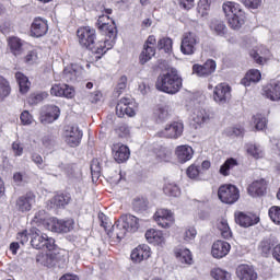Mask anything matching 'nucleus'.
I'll return each instance as SVG.
<instances>
[{
	"label": "nucleus",
	"instance_id": "6e6d98bb",
	"mask_svg": "<svg viewBox=\"0 0 280 280\" xmlns=\"http://www.w3.org/2000/svg\"><path fill=\"white\" fill-rule=\"evenodd\" d=\"M156 159H159V161L167 162L170 159H172V151L167 150L166 148H160L156 151Z\"/></svg>",
	"mask_w": 280,
	"mask_h": 280
},
{
	"label": "nucleus",
	"instance_id": "49530a36",
	"mask_svg": "<svg viewBox=\"0 0 280 280\" xmlns=\"http://www.w3.org/2000/svg\"><path fill=\"white\" fill-rule=\"evenodd\" d=\"M211 277L212 279H215V280H229L231 279V273H229L223 269L214 268L211 270Z\"/></svg>",
	"mask_w": 280,
	"mask_h": 280
},
{
	"label": "nucleus",
	"instance_id": "a18cd8bd",
	"mask_svg": "<svg viewBox=\"0 0 280 280\" xmlns=\"http://www.w3.org/2000/svg\"><path fill=\"white\" fill-rule=\"evenodd\" d=\"M55 259L54 254H38L36 256L37 264H42V266H52Z\"/></svg>",
	"mask_w": 280,
	"mask_h": 280
},
{
	"label": "nucleus",
	"instance_id": "c756f323",
	"mask_svg": "<svg viewBox=\"0 0 280 280\" xmlns=\"http://www.w3.org/2000/svg\"><path fill=\"white\" fill-rule=\"evenodd\" d=\"M210 30L215 36H226V24L222 20H212L210 23Z\"/></svg>",
	"mask_w": 280,
	"mask_h": 280
},
{
	"label": "nucleus",
	"instance_id": "4c0bfd02",
	"mask_svg": "<svg viewBox=\"0 0 280 280\" xmlns=\"http://www.w3.org/2000/svg\"><path fill=\"white\" fill-rule=\"evenodd\" d=\"M228 23L232 30H240L244 23V11L236 13L234 15L228 16Z\"/></svg>",
	"mask_w": 280,
	"mask_h": 280
},
{
	"label": "nucleus",
	"instance_id": "774afa93",
	"mask_svg": "<svg viewBox=\"0 0 280 280\" xmlns=\"http://www.w3.org/2000/svg\"><path fill=\"white\" fill-rule=\"evenodd\" d=\"M75 95V90H73V88L63 84V93H62V97H67L68 100H71V97H73Z\"/></svg>",
	"mask_w": 280,
	"mask_h": 280
},
{
	"label": "nucleus",
	"instance_id": "3c124183",
	"mask_svg": "<svg viewBox=\"0 0 280 280\" xmlns=\"http://www.w3.org/2000/svg\"><path fill=\"white\" fill-rule=\"evenodd\" d=\"M253 124L257 130H264V128H266L268 124V120L266 119V117L257 114L253 117Z\"/></svg>",
	"mask_w": 280,
	"mask_h": 280
},
{
	"label": "nucleus",
	"instance_id": "f3484780",
	"mask_svg": "<svg viewBox=\"0 0 280 280\" xmlns=\"http://www.w3.org/2000/svg\"><path fill=\"white\" fill-rule=\"evenodd\" d=\"M235 222L236 224H240V226H243V229H248V226H255V224H258L259 218L244 212H236Z\"/></svg>",
	"mask_w": 280,
	"mask_h": 280
},
{
	"label": "nucleus",
	"instance_id": "f03ea898",
	"mask_svg": "<svg viewBox=\"0 0 280 280\" xmlns=\"http://www.w3.org/2000/svg\"><path fill=\"white\" fill-rule=\"evenodd\" d=\"M155 88L162 93L176 95L183 89V78L178 74V70L172 68L158 77Z\"/></svg>",
	"mask_w": 280,
	"mask_h": 280
},
{
	"label": "nucleus",
	"instance_id": "412c9836",
	"mask_svg": "<svg viewBox=\"0 0 280 280\" xmlns=\"http://www.w3.org/2000/svg\"><path fill=\"white\" fill-rule=\"evenodd\" d=\"M8 45L13 56H22L25 51V47H27V43L23 42V39L19 37H9Z\"/></svg>",
	"mask_w": 280,
	"mask_h": 280
},
{
	"label": "nucleus",
	"instance_id": "bb28decb",
	"mask_svg": "<svg viewBox=\"0 0 280 280\" xmlns=\"http://www.w3.org/2000/svg\"><path fill=\"white\" fill-rule=\"evenodd\" d=\"M145 240L149 244H165V236H163V232L154 229H150L145 232Z\"/></svg>",
	"mask_w": 280,
	"mask_h": 280
},
{
	"label": "nucleus",
	"instance_id": "09e8293b",
	"mask_svg": "<svg viewBox=\"0 0 280 280\" xmlns=\"http://www.w3.org/2000/svg\"><path fill=\"white\" fill-rule=\"evenodd\" d=\"M247 152L248 154L254 156V159H261L264 156V149H261V147L257 144H249L247 147Z\"/></svg>",
	"mask_w": 280,
	"mask_h": 280
},
{
	"label": "nucleus",
	"instance_id": "052dcab7",
	"mask_svg": "<svg viewBox=\"0 0 280 280\" xmlns=\"http://www.w3.org/2000/svg\"><path fill=\"white\" fill-rule=\"evenodd\" d=\"M20 119L23 126H30L34 121V117L32 116V114H30L28 110L22 112Z\"/></svg>",
	"mask_w": 280,
	"mask_h": 280
},
{
	"label": "nucleus",
	"instance_id": "58836bf2",
	"mask_svg": "<svg viewBox=\"0 0 280 280\" xmlns=\"http://www.w3.org/2000/svg\"><path fill=\"white\" fill-rule=\"evenodd\" d=\"M12 93V86H10V81L3 75H0V100L3 101L5 97H10Z\"/></svg>",
	"mask_w": 280,
	"mask_h": 280
},
{
	"label": "nucleus",
	"instance_id": "39448f33",
	"mask_svg": "<svg viewBox=\"0 0 280 280\" xmlns=\"http://www.w3.org/2000/svg\"><path fill=\"white\" fill-rule=\"evenodd\" d=\"M200 44V37L194 32H186L182 36L180 51L184 56H194L196 46Z\"/></svg>",
	"mask_w": 280,
	"mask_h": 280
},
{
	"label": "nucleus",
	"instance_id": "393cba45",
	"mask_svg": "<svg viewBox=\"0 0 280 280\" xmlns=\"http://www.w3.org/2000/svg\"><path fill=\"white\" fill-rule=\"evenodd\" d=\"M236 277L240 280H257V272L248 265H241L236 268Z\"/></svg>",
	"mask_w": 280,
	"mask_h": 280
},
{
	"label": "nucleus",
	"instance_id": "4be33fe9",
	"mask_svg": "<svg viewBox=\"0 0 280 280\" xmlns=\"http://www.w3.org/2000/svg\"><path fill=\"white\" fill-rule=\"evenodd\" d=\"M266 187L267 184L265 179H257L248 186L247 192L249 196H252V198H258L259 196H264L266 194Z\"/></svg>",
	"mask_w": 280,
	"mask_h": 280
},
{
	"label": "nucleus",
	"instance_id": "c03bdc74",
	"mask_svg": "<svg viewBox=\"0 0 280 280\" xmlns=\"http://www.w3.org/2000/svg\"><path fill=\"white\" fill-rule=\"evenodd\" d=\"M51 218H49L47 215V212L45 210H39L35 213L32 222H34V224H43V226H47V221L50 220Z\"/></svg>",
	"mask_w": 280,
	"mask_h": 280
},
{
	"label": "nucleus",
	"instance_id": "de8ad7c7",
	"mask_svg": "<svg viewBox=\"0 0 280 280\" xmlns=\"http://www.w3.org/2000/svg\"><path fill=\"white\" fill-rule=\"evenodd\" d=\"M69 200H71V197L67 195H57L51 199V202L55 207H66V205H69Z\"/></svg>",
	"mask_w": 280,
	"mask_h": 280
},
{
	"label": "nucleus",
	"instance_id": "5fc2aeb1",
	"mask_svg": "<svg viewBox=\"0 0 280 280\" xmlns=\"http://www.w3.org/2000/svg\"><path fill=\"white\" fill-rule=\"evenodd\" d=\"M172 45H173L172 38L165 37L159 40L158 49H164V51L168 54V51H172Z\"/></svg>",
	"mask_w": 280,
	"mask_h": 280
},
{
	"label": "nucleus",
	"instance_id": "2f4dec72",
	"mask_svg": "<svg viewBox=\"0 0 280 280\" xmlns=\"http://www.w3.org/2000/svg\"><path fill=\"white\" fill-rule=\"evenodd\" d=\"M175 257L180 261V264H187L191 266L194 258L191 257V252L187 248H179L175 250Z\"/></svg>",
	"mask_w": 280,
	"mask_h": 280
},
{
	"label": "nucleus",
	"instance_id": "0eeeda50",
	"mask_svg": "<svg viewBox=\"0 0 280 280\" xmlns=\"http://www.w3.org/2000/svg\"><path fill=\"white\" fill-rule=\"evenodd\" d=\"M185 125L180 121H173L167 124L164 129L156 133L161 139H178L183 137Z\"/></svg>",
	"mask_w": 280,
	"mask_h": 280
},
{
	"label": "nucleus",
	"instance_id": "cd10ccee",
	"mask_svg": "<svg viewBox=\"0 0 280 280\" xmlns=\"http://www.w3.org/2000/svg\"><path fill=\"white\" fill-rule=\"evenodd\" d=\"M209 119H211V115L209 114V112H207V109L205 108L195 109L192 114V121H195V124H197L198 126H202V124H207Z\"/></svg>",
	"mask_w": 280,
	"mask_h": 280
},
{
	"label": "nucleus",
	"instance_id": "f8f14e48",
	"mask_svg": "<svg viewBox=\"0 0 280 280\" xmlns=\"http://www.w3.org/2000/svg\"><path fill=\"white\" fill-rule=\"evenodd\" d=\"M213 100L217 104H226L231 100V86L226 83H220L214 88Z\"/></svg>",
	"mask_w": 280,
	"mask_h": 280
},
{
	"label": "nucleus",
	"instance_id": "6ab92c4d",
	"mask_svg": "<svg viewBox=\"0 0 280 280\" xmlns=\"http://www.w3.org/2000/svg\"><path fill=\"white\" fill-rule=\"evenodd\" d=\"M36 201V197L34 194L28 192L16 200V209L22 213L25 211H32V205Z\"/></svg>",
	"mask_w": 280,
	"mask_h": 280
},
{
	"label": "nucleus",
	"instance_id": "20e7f679",
	"mask_svg": "<svg viewBox=\"0 0 280 280\" xmlns=\"http://www.w3.org/2000/svg\"><path fill=\"white\" fill-rule=\"evenodd\" d=\"M30 235L33 248H36L37 250H49V253L56 249V240L49 237L40 230L33 228L30 230Z\"/></svg>",
	"mask_w": 280,
	"mask_h": 280
},
{
	"label": "nucleus",
	"instance_id": "603ef678",
	"mask_svg": "<svg viewBox=\"0 0 280 280\" xmlns=\"http://www.w3.org/2000/svg\"><path fill=\"white\" fill-rule=\"evenodd\" d=\"M91 174H92V178H100L101 174H102V166L100 165V160L94 159L92 160L91 163Z\"/></svg>",
	"mask_w": 280,
	"mask_h": 280
},
{
	"label": "nucleus",
	"instance_id": "473e14b6",
	"mask_svg": "<svg viewBox=\"0 0 280 280\" xmlns=\"http://www.w3.org/2000/svg\"><path fill=\"white\" fill-rule=\"evenodd\" d=\"M222 10L225 16H233L235 14H240V12H243L242 8H240V4L232 1L224 2Z\"/></svg>",
	"mask_w": 280,
	"mask_h": 280
},
{
	"label": "nucleus",
	"instance_id": "72a5a7b5",
	"mask_svg": "<svg viewBox=\"0 0 280 280\" xmlns=\"http://www.w3.org/2000/svg\"><path fill=\"white\" fill-rule=\"evenodd\" d=\"M155 54H156V49H154V46L144 45L143 50L141 51L139 57L140 65H145V62H149V60H152Z\"/></svg>",
	"mask_w": 280,
	"mask_h": 280
},
{
	"label": "nucleus",
	"instance_id": "7ed1b4c3",
	"mask_svg": "<svg viewBox=\"0 0 280 280\" xmlns=\"http://www.w3.org/2000/svg\"><path fill=\"white\" fill-rule=\"evenodd\" d=\"M137 231H139V218L132 214H125L112 226V231L108 232V235L121 242L127 233H137Z\"/></svg>",
	"mask_w": 280,
	"mask_h": 280
},
{
	"label": "nucleus",
	"instance_id": "0e129e2a",
	"mask_svg": "<svg viewBox=\"0 0 280 280\" xmlns=\"http://www.w3.org/2000/svg\"><path fill=\"white\" fill-rule=\"evenodd\" d=\"M65 84H55L50 89V94L55 97H62Z\"/></svg>",
	"mask_w": 280,
	"mask_h": 280
},
{
	"label": "nucleus",
	"instance_id": "bf43d9fd",
	"mask_svg": "<svg viewBox=\"0 0 280 280\" xmlns=\"http://www.w3.org/2000/svg\"><path fill=\"white\" fill-rule=\"evenodd\" d=\"M37 60L38 52L35 49L28 50L26 56L24 57V62H26V65H34Z\"/></svg>",
	"mask_w": 280,
	"mask_h": 280
},
{
	"label": "nucleus",
	"instance_id": "ea45409f",
	"mask_svg": "<svg viewBox=\"0 0 280 280\" xmlns=\"http://www.w3.org/2000/svg\"><path fill=\"white\" fill-rule=\"evenodd\" d=\"M15 80L20 86V93L25 95V93H27V91H30V79H27V77H25V74L18 72V73H15Z\"/></svg>",
	"mask_w": 280,
	"mask_h": 280
},
{
	"label": "nucleus",
	"instance_id": "c85d7f7f",
	"mask_svg": "<svg viewBox=\"0 0 280 280\" xmlns=\"http://www.w3.org/2000/svg\"><path fill=\"white\" fill-rule=\"evenodd\" d=\"M259 80H261V72L257 69H252L246 73L245 78L242 79L241 83L244 86H250V82L255 84L259 82Z\"/></svg>",
	"mask_w": 280,
	"mask_h": 280
},
{
	"label": "nucleus",
	"instance_id": "c9c22d12",
	"mask_svg": "<svg viewBox=\"0 0 280 280\" xmlns=\"http://www.w3.org/2000/svg\"><path fill=\"white\" fill-rule=\"evenodd\" d=\"M237 165H240L237 160L230 158L223 163V165H221L219 174H221V176H229V174H231V170H234Z\"/></svg>",
	"mask_w": 280,
	"mask_h": 280
},
{
	"label": "nucleus",
	"instance_id": "e433bc0d",
	"mask_svg": "<svg viewBox=\"0 0 280 280\" xmlns=\"http://www.w3.org/2000/svg\"><path fill=\"white\" fill-rule=\"evenodd\" d=\"M154 117L158 121H166V119H170V106L158 105L154 109Z\"/></svg>",
	"mask_w": 280,
	"mask_h": 280
},
{
	"label": "nucleus",
	"instance_id": "69168bd1",
	"mask_svg": "<svg viewBox=\"0 0 280 280\" xmlns=\"http://www.w3.org/2000/svg\"><path fill=\"white\" fill-rule=\"evenodd\" d=\"M242 3L245 8L257 10L261 5V0H242Z\"/></svg>",
	"mask_w": 280,
	"mask_h": 280
},
{
	"label": "nucleus",
	"instance_id": "e2e57ef3",
	"mask_svg": "<svg viewBox=\"0 0 280 280\" xmlns=\"http://www.w3.org/2000/svg\"><path fill=\"white\" fill-rule=\"evenodd\" d=\"M196 235H198V232L195 230V228H187L184 233V240L185 242H191L196 240Z\"/></svg>",
	"mask_w": 280,
	"mask_h": 280
},
{
	"label": "nucleus",
	"instance_id": "ddd939ff",
	"mask_svg": "<svg viewBox=\"0 0 280 280\" xmlns=\"http://www.w3.org/2000/svg\"><path fill=\"white\" fill-rule=\"evenodd\" d=\"M47 32H49L47 20L43 18H35L31 24V35L35 38H40L42 36H45Z\"/></svg>",
	"mask_w": 280,
	"mask_h": 280
},
{
	"label": "nucleus",
	"instance_id": "9b49d317",
	"mask_svg": "<svg viewBox=\"0 0 280 280\" xmlns=\"http://www.w3.org/2000/svg\"><path fill=\"white\" fill-rule=\"evenodd\" d=\"M154 220L162 229H170L174 224V213L167 209H159L154 214Z\"/></svg>",
	"mask_w": 280,
	"mask_h": 280
},
{
	"label": "nucleus",
	"instance_id": "13d9d810",
	"mask_svg": "<svg viewBox=\"0 0 280 280\" xmlns=\"http://www.w3.org/2000/svg\"><path fill=\"white\" fill-rule=\"evenodd\" d=\"M135 211H145L148 209V201L145 199L137 198L132 202Z\"/></svg>",
	"mask_w": 280,
	"mask_h": 280
},
{
	"label": "nucleus",
	"instance_id": "864d4df0",
	"mask_svg": "<svg viewBox=\"0 0 280 280\" xmlns=\"http://www.w3.org/2000/svg\"><path fill=\"white\" fill-rule=\"evenodd\" d=\"M47 93L43 92V93H38V94H31L28 97V104L31 106H36V104H40V102H43V100H47Z\"/></svg>",
	"mask_w": 280,
	"mask_h": 280
},
{
	"label": "nucleus",
	"instance_id": "4d7b16f0",
	"mask_svg": "<svg viewBox=\"0 0 280 280\" xmlns=\"http://www.w3.org/2000/svg\"><path fill=\"white\" fill-rule=\"evenodd\" d=\"M269 218L275 224H280V207L273 206L269 209Z\"/></svg>",
	"mask_w": 280,
	"mask_h": 280
},
{
	"label": "nucleus",
	"instance_id": "f704fd0d",
	"mask_svg": "<svg viewBox=\"0 0 280 280\" xmlns=\"http://www.w3.org/2000/svg\"><path fill=\"white\" fill-rule=\"evenodd\" d=\"M79 73L78 68L71 65L63 69L62 78L66 80V82H75Z\"/></svg>",
	"mask_w": 280,
	"mask_h": 280
},
{
	"label": "nucleus",
	"instance_id": "b1692460",
	"mask_svg": "<svg viewBox=\"0 0 280 280\" xmlns=\"http://www.w3.org/2000/svg\"><path fill=\"white\" fill-rule=\"evenodd\" d=\"M175 155L179 163H187L194 158V149L187 144L178 145L175 149Z\"/></svg>",
	"mask_w": 280,
	"mask_h": 280
},
{
	"label": "nucleus",
	"instance_id": "f257e3e1",
	"mask_svg": "<svg viewBox=\"0 0 280 280\" xmlns=\"http://www.w3.org/2000/svg\"><path fill=\"white\" fill-rule=\"evenodd\" d=\"M110 21L108 15H102L97 20L98 30H101L104 39L98 40L95 44V31L91 26H83L77 31V36L81 47L92 50V54L95 55L96 60H100L106 51L115 47V40L117 39V25L115 22L108 23Z\"/></svg>",
	"mask_w": 280,
	"mask_h": 280
},
{
	"label": "nucleus",
	"instance_id": "680f3d73",
	"mask_svg": "<svg viewBox=\"0 0 280 280\" xmlns=\"http://www.w3.org/2000/svg\"><path fill=\"white\" fill-rule=\"evenodd\" d=\"M187 176L190 178H196L197 176H200V166L196 164H191L186 172Z\"/></svg>",
	"mask_w": 280,
	"mask_h": 280
},
{
	"label": "nucleus",
	"instance_id": "7c9ffc66",
	"mask_svg": "<svg viewBox=\"0 0 280 280\" xmlns=\"http://www.w3.org/2000/svg\"><path fill=\"white\" fill-rule=\"evenodd\" d=\"M175 257L180 261V264H187L191 266L194 258L191 257V252L187 248H179L175 250Z\"/></svg>",
	"mask_w": 280,
	"mask_h": 280
},
{
	"label": "nucleus",
	"instance_id": "a19ab883",
	"mask_svg": "<svg viewBox=\"0 0 280 280\" xmlns=\"http://www.w3.org/2000/svg\"><path fill=\"white\" fill-rule=\"evenodd\" d=\"M273 248L275 244H272V241L270 240L261 241L258 246V250L262 257H270Z\"/></svg>",
	"mask_w": 280,
	"mask_h": 280
},
{
	"label": "nucleus",
	"instance_id": "a878e982",
	"mask_svg": "<svg viewBox=\"0 0 280 280\" xmlns=\"http://www.w3.org/2000/svg\"><path fill=\"white\" fill-rule=\"evenodd\" d=\"M249 55L255 60V62H257V65H264L270 60V50L264 46L256 50H252Z\"/></svg>",
	"mask_w": 280,
	"mask_h": 280
},
{
	"label": "nucleus",
	"instance_id": "4468645a",
	"mask_svg": "<svg viewBox=\"0 0 280 280\" xmlns=\"http://www.w3.org/2000/svg\"><path fill=\"white\" fill-rule=\"evenodd\" d=\"M113 158L116 163H126L130 159V149L126 144L116 143L112 148Z\"/></svg>",
	"mask_w": 280,
	"mask_h": 280
},
{
	"label": "nucleus",
	"instance_id": "37998d69",
	"mask_svg": "<svg viewBox=\"0 0 280 280\" xmlns=\"http://www.w3.org/2000/svg\"><path fill=\"white\" fill-rule=\"evenodd\" d=\"M218 229L224 240H231V237H233V232H231V228L226 220L222 219L218 224Z\"/></svg>",
	"mask_w": 280,
	"mask_h": 280
},
{
	"label": "nucleus",
	"instance_id": "2eb2a0df",
	"mask_svg": "<svg viewBox=\"0 0 280 280\" xmlns=\"http://www.w3.org/2000/svg\"><path fill=\"white\" fill-rule=\"evenodd\" d=\"M262 95L271 102H279L280 100V81H271L262 89Z\"/></svg>",
	"mask_w": 280,
	"mask_h": 280
},
{
	"label": "nucleus",
	"instance_id": "aec40b11",
	"mask_svg": "<svg viewBox=\"0 0 280 280\" xmlns=\"http://www.w3.org/2000/svg\"><path fill=\"white\" fill-rule=\"evenodd\" d=\"M150 246L143 244L139 245L131 252V259L136 264H141L144 259H150Z\"/></svg>",
	"mask_w": 280,
	"mask_h": 280
},
{
	"label": "nucleus",
	"instance_id": "338daca9",
	"mask_svg": "<svg viewBox=\"0 0 280 280\" xmlns=\"http://www.w3.org/2000/svg\"><path fill=\"white\" fill-rule=\"evenodd\" d=\"M16 240L22 244V246H25V244L30 242V234L27 233V230L18 233Z\"/></svg>",
	"mask_w": 280,
	"mask_h": 280
},
{
	"label": "nucleus",
	"instance_id": "a211bd4d",
	"mask_svg": "<svg viewBox=\"0 0 280 280\" xmlns=\"http://www.w3.org/2000/svg\"><path fill=\"white\" fill-rule=\"evenodd\" d=\"M231 252V244L224 241H217L212 245V257L215 259H222V257H226Z\"/></svg>",
	"mask_w": 280,
	"mask_h": 280
},
{
	"label": "nucleus",
	"instance_id": "423d86ee",
	"mask_svg": "<svg viewBox=\"0 0 280 280\" xmlns=\"http://www.w3.org/2000/svg\"><path fill=\"white\" fill-rule=\"evenodd\" d=\"M218 196L221 202L225 205H235L240 200V189L235 185L226 184L220 186L218 190Z\"/></svg>",
	"mask_w": 280,
	"mask_h": 280
},
{
	"label": "nucleus",
	"instance_id": "5701e85b",
	"mask_svg": "<svg viewBox=\"0 0 280 280\" xmlns=\"http://www.w3.org/2000/svg\"><path fill=\"white\" fill-rule=\"evenodd\" d=\"M46 229L52 233H69L70 229L67 222L60 221L56 218H50L46 223Z\"/></svg>",
	"mask_w": 280,
	"mask_h": 280
},
{
	"label": "nucleus",
	"instance_id": "79ce46f5",
	"mask_svg": "<svg viewBox=\"0 0 280 280\" xmlns=\"http://www.w3.org/2000/svg\"><path fill=\"white\" fill-rule=\"evenodd\" d=\"M163 191L165 196H171L173 198H178V196H180V188L174 183H166L164 185Z\"/></svg>",
	"mask_w": 280,
	"mask_h": 280
},
{
	"label": "nucleus",
	"instance_id": "1a4fd4ad",
	"mask_svg": "<svg viewBox=\"0 0 280 280\" xmlns=\"http://www.w3.org/2000/svg\"><path fill=\"white\" fill-rule=\"evenodd\" d=\"M58 117H60V107L56 105H47L42 108L39 121L44 126H47V124H54Z\"/></svg>",
	"mask_w": 280,
	"mask_h": 280
},
{
	"label": "nucleus",
	"instance_id": "9d476101",
	"mask_svg": "<svg viewBox=\"0 0 280 280\" xmlns=\"http://www.w3.org/2000/svg\"><path fill=\"white\" fill-rule=\"evenodd\" d=\"M117 117H135L137 113L135 112V103L130 97H122L116 105Z\"/></svg>",
	"mask_w": 280,
	"mask_h": 280
},
{
	"label": "nucleus",
	"instance_id": "dca6fc26",
	"mask_svg": "<svg viewBox=\"0 0 280 280\" xmlns=\"http://www.w3.org/2000/svg\"><path fill=\"white\" fill-rule=\"evenodd\" d=\"M215 71V62L211 59L207 60L203 65H194L192 73L199 75V78H206L211 75Z\"/></svg>",
	"mask_w": 280,
	"mask_h": 280
},
{
	"label": "nucleus",
	"instance_id": "8fccbe9b",
	"mask_svg": "<svg viewBox=\"0 0 280 280\" xmlns=\"http://www.w3.org/2000/svg\"><path fill=\"white\" fill-rule=\"evenodd\" d=\"M209 8H211V0H200L197 5V12L200 16H207Z\"/></svg>",
	"mask_w": 280,
	"mask_h": 280
},
{
	"label": "nucleus",
	"instance_id": "6e6552de",
	"mask_svg": "<svg viewBox=\"0 0 280 280\" xmlns=\"http://www.w3.org/2000/svg\"><path fill=\"white\" fill-rule=\"evenodd\" d=\"M63 137L70 148H78L82 141V130L78 125H68L65 127Z\"/></svg>",
	"mask_w": 280,
	"mask_h": 280
}]
</instances>
